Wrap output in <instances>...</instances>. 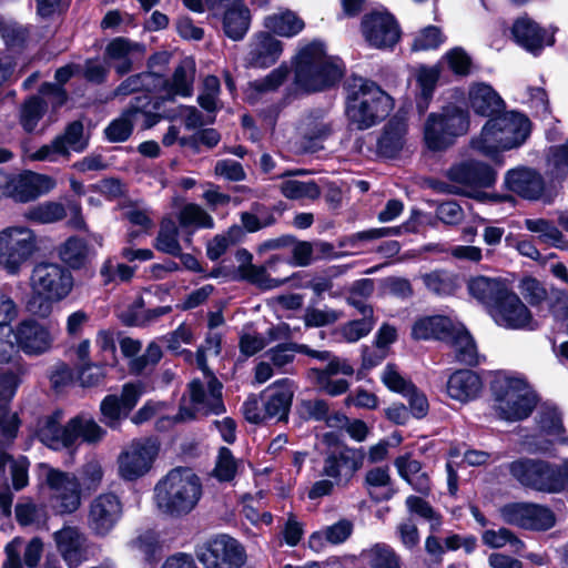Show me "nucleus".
<instances>
[{
    "mask_svg": "<svg viewBox=\"0 0 568 568\" xmlns=\"http://www.w3.org/2000/svg\"><path fill=\"white\" fill-rule=\"evenodd\" d=\"M539 427L547 435H560L566 432L560 412L556 407L540 413Z\"/></svg>",
    "mask_w": 568,
    "mask_h": 568,
    "instance_id": "774afa93",
    "label": "nucleus"
},
{
    "mask_svg": "<svg viewBox=\"0 0 568 568\" xmlns=\"http://www.w3.org/2000/svg\"><path fill=\"white\" fill-rule=\"evenodd\" d=\"M525 226L531 233L537 234L536 240L540 244L559 250H568V240L552 221L546 219H527Z\"/></svg>",
    "mask_w": 568,
    "mask_h": 568,
    "instance_id": "a19ab883",
    "label": "nucleus"
},
{
    "mask_svg": "<svg viewBox=\"0 0 568 568\" xmlns=\"http://www.w3.org/2000/svg\"><path fill=\"white\" fill-rule=\"evenodd\" d=\"M336 275L335 266L325 270L322 275L313 277L304 271H298L290 276V282H294L293 286L297 288H311L314 292L311 303L316 305L323 300V293L333 287V277Z\"/></svg>",
    "mask_w": 568,
    "mask_h": 568,
    "instance_id": "e433bc0d",
    "label": "nucleus"
},
{
    "mask_svg": "<svg viewBox=\"0 0 568 568\" xmlns=\"http://www.w3.org/2000/svg\"><path fill=\"white\" fill-rule=\"evenodd\" d=\"M333 131L332 124L324 120L307 119L301 126V135L305 150L314 151L317 142L328 138Z\"/></svg>",
    "mask_w": 568,
    "mask_h": 568,
    "instance_id": "603ef678",
    "label": "nucleus"
},
{
    "mask_svg": "<svg viewBox=\"0 0 568 568\" xmlns=\"http://www.w3.org/2000/svg\"><path fill=\"white\" fill-rule=\"evenodd\" d=\"M9 332L13 333L17 346L12 354L22 352L28 356H39L52 347L53 338L49 327L32 317L23 318Z\"/></svg>",
    "mask_w": 568,
    "mask_h": 568,
    "instance_id": "f3484780",
    "label": "nucleus"
},
{
    "mask_svg": "<svg viewBox=\"0 0 568 568\" xmlns=\"http://www.w3.org/2000/svg\"><path fill=\"white\" fill-rule=\"evenodd\" d=\"M394 106L393 99L375 82L354 79L346 99V115L351 125L366 130L384 120Z\"/></svg>",
    "mask_w": 568,
    "mask_h": 568,
    "instance_id": "423d86ee",
    "label": "nucleus"
},
{
    "mask_svg": "<svg viewBox=\"0 0 568 568\" xmlns=\"http://www.w3.org/2000/svg\"><path fill=\"white\" fill-rule=\"evenodd\" d=\"M130 415L125 413L121 399L115 394L106 395L100 403V422L111 429H119L123 419Z\"/></svg>",
    "mask_w": 568,
    "mask_h": 568,
    "instance_id": "de8ad7c7",
    "label": "nucleus"
},
{
    "mask_svg": "<svg viewBox=\"0 0 568 568\" xmlns=\"http://www.w3.org/2000/svg\"><path fill=\"white\" fill-rule=\"evenodd\" d=\"M382 382L393 393L406 395L412 385H415L410 379L404 378L397 371L394 363H388L384 369Z\"/></svg>",
    "mask_w": 568,
    "mask_h": 568,
    "instance_id": "052dcab7",
    "label": "nucleus"
},
{
    "mask_svg": "<svg viewBox=\"0 0 568 568\" xmlns=\"http://www.w3.org/2000/svg\"><path fill=\"white\" fill-rule=\"evenodd\" d=\"M450 182L449 192L470 195L479 187H489L496 181L495 170L480 161L465 160L452 165L445 173Z\"/></svg>",
    "mask_w": 568,
    "mask_h": 568,
    "instance_id": "2eb2a0df",
    "label": "nucleus"
},
{
    "mask_svg": "<svg viewBox=\"0 0 568 568\" xmlns=\"http://www.w3.org/2000/svg\"><path fill=\"white\" fill-rule=\"evenodd\" d=\"M362 27L366 41L375 48H390L399 40V27L388 12H374L366 16Z\"/></svg>",
    "mask_w": 568,
    "mask_h": 568,
    "instance_id": "412c9836",
    "label": "nucleus"
},
{
    "mask_svg": "<svg viewBox=\"0 0 568 568\" xmlns=\"http://www.w3.org/2000/svg\"><path fill=\"white\" fill-rule=\"evenodd\" d=\"M54 541L69 568L78 567L82 562V549L77 528L64 527L55 531Z\"/></svg>",
    "mask_w": 568,
    "mask_h": 568,
    "instance_id": "ea45409f",
    "label": "nucleus"
},
{
    "mask_svg": "<svg viewBox=\"0 0 568 568\" xmlns=\"http://www.w3.org/2000/svg\"><path fill=\"white\" fill-rule=\"evenodd\" d=\"M144 54V44L122 37L113 39L105 48V57L120 77L131 72L143 60Z\"/></svg>",
    "mask_w": 568,
    "mask_h": 568,
    "instance_id": "b1692460",
    "label": "nucleus"
},
{
    "mask_svg": "<svg viewBox=\"0 0 568 568\" xmlns=\"http://www.w3.org/2000/svg\"><path fill=\"white\" fill-rule=\"evenodd\" d=\"M469 294L484 304L498 326L507 329H524L532 322V314L511 291L506 281L496 277L476 276L467 283Z\"/></svg>",
    "mask_w": 568,
    "mask_h": 568,
    "instance_id": "f257e3e1",
    "label": "nucleus"
},
{
    "mask_svg": "<svg viewBox=\"0 0 568 568\" xmlns=\"http://www.w3.org/2000/svg\"><path fill=\"white\" fill-rule=\"evenodd\" d=\"M459 333L452 318L446 315H430L418 318L412 327V337L416 341L435 339L450 345Z\"/></svg>",
    "mask_w": 568,
    "mask_h": 568,
    "instance_id": "393cba45",
    "label": "nucleus"
},
{
    "mask_svg": "<svg viewBox=\"0 0 568 568\" xmlns=\"http://www.w3.org/2000/svg\"><path fill=\"white\" fill-rule=\"evenodd\" d=\"M122 514V504L113 493L101 494L93 499L89 510V523L97 535L105 536L115 526Z\"/></svg>",
    "mask_w": 568,
    "mask_h": 568,
    "instance_id": "4be33fe9",
    "label": "nucleus"
},
{
    "mask_svg": "<svg viewBox=\"0 0 568 568\" xmlns=\"http://www.w3.org/2000/svg\"><path fill=\"white\" fill-rule=\"evenodd\" d=\"M36 250V235L28 227L13 226L0 232V264L9 273H18Z\"/></svg>",
    "mask_w": 568,
    "mask_h": 568,
    "instance_id": "4468645a",
    "label": "nucleus"
},
{
    "mask_svg": "<svg viewBox=\"0 0 568 568\" xmlns=\"http://www.w3.org/2000/svg\"><path fill=\"white\" fill-rule=\"evenodd\" d=\"M294 84L304 92L325 90L337 83L343 70L339 60L326 54L323 43L302 47L293 62Z\"/></svg>",
    "mask_w": 568,
    "mask_h": 568,
    "instance_id": "7ed1b4c3",
    "label": "nucleus"
},
{
    "mask_svg": "<svg viewBox=\"0 0 568 568\" xmlns=\"http://www.w3.org/2000/svg\"><path fill=\"white\" fill-rule=\"evenodd\" d=\"M61 412L54 410L52 414L40 420L36 430V436L44 446L53 450L69 449L72 447V432L75 422L70 418L65 425H61Z\"/></svg>",
    "mask_w": 568,
    "mask_h": 568,
    "instance_id": "5701e85b",
    "label": "nucleus"
},
{
    "mask_svg": "<svg viewBox=\"0 0 568 568\" xmlns=\"http://www.w3.org/2000/svg\"><path fill=\"white\" fill-rule=\"evenodd\" d=\"M164 102L169 101L163 99V97L141 95L134 98L124 112L134 125L140 126L142 130H148L163 119L161 108Z\"/></svg>",
    "mask_w": 568,
    "mask_h": 568,
    "instance_id": "c756f323",
    "label": "nucleus"
},
{
    "mask_svg": "<svg viewBox=\"0 0 568 568\" xmlns=\"http://www.w3.org/2000/svg\"><path fill=\"white\" fill-rule=\"evenodd\" d=\"M75 427L72 432V447L79 438L88 444L99 443L106 435V430L102 428L93 418H85L82 415L72 417Z\"/></svg>",
    "mask_w": 568,
    "mask_h": 568,
    "instance_id": "3c124183",
    "label": "nucleus"
},
{
    "mask_svg": "<svg viewBox=\"0 0 568 568\" xmlns=\"http://www.w3.org/2000/svg\"><path fill=\"white\" fill-rule=\"evenodd\" d=\"M195 65L183 60L166 79L160 71H144L129 75L113 91V97H126L136 92H162L163 99L173 102L178 97L187 98L193 93Z\"/></svg>",
    "mask_w": 568,
    "mask_h": 568,
    "instance_id": "20e7f679",
    "label": "nucleus"
},
{
    "mask_svg": "<svg viewBox=\"0 0 568 568\" xmlns=\"http://www.w3.org/2000/svg\"><path fill=\"white\" fill-rule=\"evenodd\" d=\"M527 383L524 378L508 376L496 372L489 383V389L494 400L497 403L498 416L506 422H519L528 418L534 412L536 397L525 388Z\"/></svg>",
    "mask_w": 568,
    "mask_h": 568,
    "instance_id": "6e6552de",
    "label": "nucleus"
},
{
    "mask_svg": "<svg viewBox=\"0 0 568 568\" xmlns=\"http://www.w3.org/2000/svg\"><path fill=\"white\" fill-rule=\"evenodd\" d=\"M409 404V414L416 419H422L427 416L429 410V403L427 396L416 385H412L409 392L404 395Z\"/></svg>",
    "mask_w": 568,
    "mask_h": 568,
    "instance_id": "338daca9",
    "label": "nucleus"
},
{
    "mask_svg": "<svg viewBox=\"0 0 568 568\" xmlns=\"http://www.w3.org/2000/svg\"><path fill=\"white\" fill-rule=\"evenodd\" d=\"M455 348L456 359L469 367L479 365V355L476 342L465 325H459V333L449 345Z\"/></svg>",
    "mask_w": 568,
    "mask_h": 568,
    "instance_id": "37998d69",
    "label": "nucleus"
},
{
    "mask_svg": "<svg viewBox=\"0 0 568 568\" xmlns=\"http://www.w3.org/2000/svg\"><path fill=\"white\" fill-rule=\"evenodd\" d=\"M464 215H409L397 226L368 229L341 236L337 246L341 248H361L364 243L386 236H400L403 234H425L429 229H437L440 224L453 226L462 223Z\"/></svg>",
    "mask_w": 568,
    "mask_h": 568,
    "instance_id": "1a4fd4ad",
    "label": "nucleus"
},
{
    "mask_svg": "<svg viewBox=\"0 0 568 568\" xmlns=\"http://www.w3.org/2000/svg\"><path fill=\"white\" fill-rule=\"evenodd\" d=\"M511 476L525 488L544 494L568 493V458L557 464L542 458H518L509 464Z\"/></svg>",
    "mask_w": 568,
    "mask_h": 568,
    "instance_id": "0eeeda50",
    "label": "nucleus"
},
{
    "mask_svg": "<svg viewBox=\"0 0 568 568\" xmlns=\"http://www.w3.org/2000/svg\"><path fill=\"white\" fill-rule=\"evenodd\" d=\"M295 412L304 422H323L327 416L328 404L325 399H301L295 405Z\"/></svg>",
    "mask_w": 568,
    "mask_h": 568,
    "instance_id": "4d7b16f0",
    "label": "nucleus"
},
{
    "mask_svg": "<svg viewBox=\"0 0 568 568\" xmlns=\"http://www.w3.org/2000/svg\"><path fill=\"white\" fill-rule=\"evenodd\" d=\"M483 389L480 375L469 368L453 372L446 383L447 395L460 403H468L479 397Z\"/></svg>",
    "mask_w": 568,
    "mask_h": 568,
    "instance_id": "c85d7f7f",
    "label": "nucleus"
},
{
    "mask_svg": "<svg viewBox=\"0 0 568 568\" xmlns=\"http://www.w3.org/2000/svg\"><path fill=\"white\" fill-rule=\"evenodd\" d=\"M469 128L467 112L456 105H447L440 112L430 113L424 124V141L430 151H444L465 134Z\"/></svg>",
    "mask_w": 568,
    "mask_h": 568,
    "instance_id": "9d476101",
    "label": "nucleus"
},
{
    "mask_svg": "<svg viewBox=\"0 0 568 568\" xmlns=\"http://www.w3.org/2000/svg\"><path fill=\"white\" fill-rule=\"evenodd\" d=\"M501 516L507 524L524 529L548 530L556 524L555 514L547 506L532 503H510L501 508Z\"/></svg>",
    "mask_w": 568,
    "mask_h": 568,
    "instance_id": "dca6fc26",
    "label": "nucleus"
},
{
    "mask_svg": "<svg viewBox=\"0 0 568 568\" xmlns=\"http://www.w3.org/2000/svg\"><path fill=\"white\" fill-rule=\"evenodd\" d=\"M282 52L283 45L280 40L267 32H258L248 44L246 62L252 68H268L276 63Z\"/></svg>",
    "mask_w": 568,
    "mask_h": 568,
    "instance_id": "a878e982",
    "label": "nucleus"
},
{
    "mask_svg": "<svg viewBox=\"0 0 568 568\" xmlns=\"http://www.w3.org/2000/svg\"><path fill=\"white\" fill-rule=\"evenodd\" d=\"M161 444L154 436L134 438L119 455L118 469L125 481H135L151 471Z\"/></svg>",
    "mask_w": 568,
    "mask_h": 568,
    "instance_id": "f8f14e48",
    "label": "nucleus"
},
{
    "mask_svg": "<svg viewBox=\"0 0 568 568\" xmlns=\"http://www.w3.org/2000/svg\"><path fill=\"white\" fill-rule=\"evenodd\" d=\"M443 59L448 68L457 75H468L471 67V59L462 48H454L445 53Z\"/></svg>",
    "mask_w": 568,
    "mask_h": 568,
    "instance_id": "69168bd1",
    "label": "nucleus"
},
{
    "mask_svg": "<svg viewBox=\"0 0 568 568\" xmlns=\"http://www.w3.org/2000/svg\"><path fill=\"white\" fill-rule=\"evenodd\" d=\"M89 253L90 247L87 240L75 235L68 237L59 250V256L68 268H84L87 272L90 263Z\"/></svg>",
    "mask_w": 568,
    "mask_h": 568,
    "instance_id": "58836bf2",
    "label": "nucleus"
},
{
    "mask_svg": "<svg viewBox=\"0 0 568 568\" xmlns=\"http://www.w3.org/2000/svg\"><path fill=\"white\" fill-rule=\"evenodd\" d=\"M509 191L526 200H540L545 203L552 201V193L545 187L539 173L531 169L519 168L510 170L505 176Z\"/></svg>",
    "mask_w": 568,
    "mask_h": 568,
    "instance_id": "aec40b11",
    "label": "nucleus"
},
{
    "mask_svg": "<svg viewBox=\"0 0 568 568\" xmlns=\"http://www.w3.org/2000/svg\"><path fill=\"white\" fill-rule=\"evenodd\" d=\"M444 34L438 27L428 26L418 31L413 40V51H426L437 49L444 42Z\"/></svg>",
    "mask_w": 568,
    "mask_h": 568,
    "instance_id": "13d9d810",
    "label": "nucleus"
},
{
    "mask_svg": "<svg viewBox=\"0 0 568 568\" xmlns=\"http://www.w3.org/2000/svg\"><path fill=\"white\" fill-rule=\"evenodd\" d=\"M518 287L523 297L532 307L541 305L548 296L547 290L542 283L530 275L524 276L520 280Z\"/></svg>",
    "mask_w": 568,
    "mask_h": 568,
    "instance_id": "6e6d98bb",
    "label": "nucleus"
},
{
    "mask_svg": "<svg viewBox=\"0 0 568 568\" xmlns=\"http://www.w3.org/2000/svg\"><path fill=\"white\" fill-rule=\"evenodd\" d=\"M530 133L529 120L517 112H506L489 119L470 146L483 155L494 158L499 152L520 146Z\"/></svg>",
    "mask_w": 568,
    "mask_h": 568,
    "instance_id": "39448f33",
    "label": "nucleus"
},
{
    "mask_svg": "<svg viewBox=\"0 0 568 568\" xmlns=\"http://www.w3.org/2000/svg\"><path fill=\"white\" fill-rule=\"evenodd\" d=\"M57 301L52 295L33 286V291L27 301L26 308L33 316L47 318L51 314L53 303Z\"/></svg>",
    "mask_w": 568,
    "mask_h": 568,
    "instance_id": "bf43d9fd",
    "label": "nucleus"
},
{
    "mask_svg": "<svg viewBox=\"0 0 568 568\" xmlns=\"http://www.w3.org/2000/svg\"><path fill=\"white\" fill-rule=\"evenodd\" d=\"M361 559L369 568H402L399 556L385 542H377L368 549H363Z\"/></svg>",
    "mask_w": 568,
    "mask_h": 568,
    "instance_id": "79ce46f5",
    "label": "nucleus"
},
{
    "mask_svg": "<svg viewBox=\"0 0 568 568\" xmlns=\"http://www.w3.org/2000/svg\"><path fill=\"white\" fill-rule=\"evenodd\" d=\"M294 382L287 377L272 383L267 387L270 395L264 404L265 417L277 418L278 422H287L294 397Z\"/></svg>",
    "mask_w": 568,
    "mask_h": 568,
    "instance_id": "bb28decb",
    "label": "nucleus"
},
{
    "mask_svg": "<svg viewBox=\"0 0 568 568\" xmlns=\"http://www.w3.org/2000/svg\"><path fill=\"white\" fill-rule=\"evenodd\" d=\"M515 40L529 51L540 50L545 44H552L551 39L546 38V32L529 18L523 17L516 20L513 26Z\"/></svg>",
    "mask_w": 568,
    "mask_h": 568,
    "instance_id": "f704fd0d",
    "label": "nucleus"
},
{
    "mask_svg": "<svg viewBox=\"0 0 568 568\" xmlns=\"http://www.w3.org/2000/svg\"><path fill=\"white\" fill-rule=\"evenodd\" d=\"M264 27L278 36L293 37L303 30L304 22L293 12L286 11L267 16Z\"/></svg>",
    "mask_w": 568,
    "mask_h": 568,
    "instance_id": "49530a36",
    "label": "nucleus"
},
{
    "mask_svg": "<svg viewBox=\"0 0 568 568\" xmlns=\"http://www.w3.org/2000/svg\"><path fill=\"white\" fill-rule=\"evenodd\" d=\"M45 470L44 481L52 491L50 506L57 515L72 514L81 505V483L71 473L53 468L48 464H40Z\"/></svg>",
    "mask_w": 568,
    "mask_h": 568,
    "instance_id": "ddd939ff",
    "label": "nucleus"
},
{
    "mask_svg": "<svg viewBox=\"0 0 568 568\" xmlns=\"http://www.w3.org/2000/svg\"><path fill=\"white\" fill-rule=\"evenodd\" d=\"M213 476L220 483L232 481L237 474V462L229 447L219 448Z\"/></svg>",
    "mask_w": 568,
    "mask_h": 568,
    "instance_id": "864d4df0",
    "label": "nucleus"
},
{
    "mask_svg": "<svg viewBox=\"0 0 568 568\" xmlns=\"http://www.w3.org/2000/svg\"><path fill=\"white\" fill-rule=\"evenodd\" d=\"M202 495L201 478L191 468L179 466L155 484L153 499L161 514L182 518L192 513Z\"/></svg>",
    "mask_w": 568,
    "mask_h": 568,
    "instance_id": "f03ea898",
    "label": "nucleus"
},
{
    "mask_svg": "<svg viewBox=\"0 0 568 568\" xmlns=\"http://www.w3.org/2000/svg\"><path fill=\"white\" fill-rule=\"evenodd\" d=\"M130 223L126 232V243L135 245L136 241L150 233L154 223L150 215H124Z\"/></svg>",
    "mask_w": 568,
    "mask_h": 568,
    "instance_id": "e2e57ef3",
    "label": "nucleus"
},
{
    "mask_svg": "<svg viewBox=\"0 0 568 568\" xmlns=\"http://www.w3.org/2000/svg\"><path fill=\"white\" fill-rule=\"evenodd\" d=\"M288 73L287 65L281 64L266 77L250 82L245 90L246 100L250 103H256L264 95L275 92L286 81Z\"/></svg>",
    "mask_w": 568,
    "mask_h": 568,
    "instance_id": "4c0bfd02",
    "label": "nucleus"
},
{
    "mask_svg": "<svg viewBox=\"0 0 568 568\" xmlns=\"http://www.w3.org/2000/svg\"><path fill=\"white\" fill-rule=\"evenodd\" d=\"M468 103L471 110L481 116H491L501 112L505 102L491 85L478 82L473 83L468 90Z\"/></svg>",
    "mask_w": 568,
    "mask_h": 568,
    "instance_id": "2f4dec72",
    "label": "nucleus"
},
{
    "mask_svg": "<svg viewBox=\"0 0 568 568\" xmlns=\"http://www.w3.org/2000/svg\"><path fill=\"white\" fill-rule=\"evenodd\" d=\"M33 286L55 298L64 300L72 291L74 280L70 270L59 263L41 262L32 272Z\"/></svg>",
    "mask_w": 568,
    "mask_h": 568,
    "instance_id": "a211bd4d",
    "label": "nucleus"
},
{
    "mask_svg": "<svg viewBox=\"0 0 568 568\" xmlns=\"http://www.w3.org/2000/svg\"><path fill=\"white\" fill-rule=\"evenodd\" d=\"M365 483L372 487H387V489L382 494L369 491V497L375 503L388 501L397 493V489L392 486V479L387 466L369 469L366 473Z\"/></svg>",
    "mask_w": 568,
    "mask_h": 568,
    "instance_id": "09e8293b",
    "label": "nucleus"
},
{
    "mask_svg": "<svg viewBox=\"0 0 568 568\" xmlns=\"http://www.w3.org/2000/svg\"><path fill=\"white\" fill-rule=\"evenodd\" d=\"M54 186L55 181L51 176L28 171L7 181L2 193L16 202L26 203L51 191Z\"/></svg>",
    "mask_w": 568,
    "mask_h": 568,
    "instance_id": "6ab92c4d",
    "label": "nucleus"
},
{
    "mask_svg": "<svg viewBox=\"0 0 568 568\" xmlns=\"http://www.w3.org/2000/svg\"><path fill=\"white\" fill-rule=\"evenodd\" d=\"M425 287L437 296L454 295L459 287L458 277L446 270H435L422 276Z\"/></svg>",
    "mask_w": 568,
    "mask_h": 568,
    "instance_id": "c03bdc74",
    "label": "nucleus"
},
{
    "mask_svg": "<svg viewBox=\"0 0 568 568\" xmlns=\"http://www.w3.org/2000/svg\"><path fill=\"white\" fill-rule=\"evenodd\" d=\"M55 139L67 150V158L70 156L71 151L82 152L88 146V140L83 136V124L80 121L70 123Z\"/></svg>",
    "mask_w": 568,
    "mask_h": 568,
    "instance_id": "5fc2aeb1",
    "label": "nucleus"
},
{
    "mask_svg": "<svg viewBox=\"0 0 568 568\" xmlns=\"http://www.w3.org/2000/svg\"><path fill=\"white\" fill-rule=\"evenodd\" d=\"M220 93V80L215 75H209L204 79L203 91L197 98L199 104L206 111L212 112L216 109Z\"/></svg>",
    "mask_w": 568,
    "mask_h": 568,
    "instance_id": "0e129e2a",
    "label": "nucleus"
},
{
    "mask_svg": "<svg viewBox=\"0 0 568 568\" xmlns=\"http://www.w3.org/2000/svg\"><path fill=\"white\" fill-rule=\"evenodd\" d=\"M250 11L243 6H235L224 14V31L233 40H241L250 27Z\"/></svg>",
    "mask_w": 568,
    "mask_h": 568,
    "instance_id": "a18cd8bd",
    "label": "nucleus"
},
{
    "mask_svg": "<svg viewBox=\"0 0 568 568\" xmlns=\"http://www.w3.org/2000/svg\"><path fill=\"white\" fill-rule=\"evenodd\" d=\"M308 171L304 169L287 170L283 172L280 178L283 181L280 184L281 193L290 200L314 201L320 197L321 189L313 180L302 181L296 179L298 175L307 174Z\"/></svg>",
    "mask_w": 568,
    "mask_h": 568,
    "instance_id": "7c9ffc66",
    "label": "nucleus"
},
{
    "mask_svg": "<svg viewBox=\"0 0 568 568\" xmlns=\"http://www.w3.org/2000/svg\"><path fill=\"white\" fill-rule=\"evenodd\" d=\"M364 458L365 452L363 447L354 448L345 446L339 453L332 452L325 457L322 474L334 479H339L342 468H345V475L347 479H351L354 474L362 468Z\"/></svg>",
    "mask_w": 568,
    "mask_h": 568,
    "instance_id": "cd10ccee",
    "label": "nucleus"
},
{
    "mask_svg": "<svg viewBox=\"0 0 568 568\" xmlns=\"http://www.w3.org/2000/svg\"><path fill=\"white\" fill-rule=\"evenodd\" d=\"M267 270L265 264L239 265L232 280L247 282L263 292L281 287L290 282V277H271Z\"/></svg>",
    "mask_w": 568,
    "mask_h": 568,
    "instance_id": "c9c22d12",
    "label": "nucleus"
},
{
    "mask_svg": "<svg viewBox=\"0 0 568 568\" xmlns=\"http://www.w3.org/2000/svg\"><path fill=\"white\" fill-rule=\"evenodd\" d=\"M0 389V430L8 438H14L18 434L20 419L14 414L10 416V404L20 385L18 379L9 377Z\"/></svg>",
    "mask_w": 568,
    "mask_h": 568,
    "instance_id": "473e14b6",
    "label": "nucleus"
},
{
    "mask_svg": "<svg viewBox=\"0 0 568 568\" xmlns=\"http://www.w3.org/2000/svg\"><path fill=\"white\" fill-rule=\"evenodd\" d=\"M407 123L404 118L394 116L385 125L377 142L379 154L395 158L404 148Z\"/></svg>",
    "mask_w": 568,
    "mask_h": 568,
    "instance_id": "72a5a7b5",
    "label": "nucleus"
},
{
    "mask_svg": "<svg viewBox=\"0 0 568 568\" xmlns=\"http://www.w3.org/2000/svg\"><path fill=\"white\" fill-rule=\"evenodd\" d=\"M47 102L39 95L27 99L20 106V124L27 132H32L47 112Z\"/></svg>",
    "mask_w": 568,
    "mask_h": 568,
    "instance_id": "8fccbe9b",
    "label": "nucleus"
},
{
    "mask_svg": "<svg viewBox=\"0 0 568 568\" xmlns=\"http://www.w3.org/2000/svg\"><path fill=\"white\" fill-rule=\"evenodd\" d=\"M195 556L204 568H246L245 547L226 534L212 536L196 545Z\"/></svg>",
    "mask_w": 568,
    "mask_h": 568,
    "instance_id": "9b49d317",
    "label": "nucleus"
},
{
    "mask_svg": "<svg viewBox=\"0 0 568 568\" xmlns=\"http://www.w3.org/2000/svg\"><path fill=\"white\" fill-rule=\"evenodd\" d=\"M133 126L131 119L123 111L119 118L106 126L104 132L109 141L123 142L130 138Z\"/></svg>",
    "mask_w": 568,
    "mask_h": 568,
    "instance_id": "680f3d73",
    "label": "nucleus"
}]
</instances>
